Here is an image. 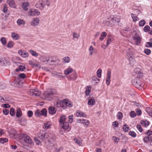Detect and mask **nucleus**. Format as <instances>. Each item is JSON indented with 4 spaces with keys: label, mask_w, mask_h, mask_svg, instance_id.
<instances>
[{
    "label": "nucleus",
    "mask_w": 152,
    "mask_h": 152,
    "mask_svg": "<svg viewBox=\"0 0 152 152\" xmlns=\"http://www.w3.org/2000/svg\"><path fill=\"white\" fill-rule=\"evenodd\" d=\"M39 139L44 140H45L48 141V145H50L53 143L56 139L55 135L52 134L50 133H46L44 134H40L39 135Z\"/></svg>",
    "instance_id": "1"
},
{
    "label": "nucleus",
    "mask_w": 152,
    "mask_h": 152,
    "mask_svg": "<svg viewBox=\"0 0 152 152\" xmlns=\"http://www.w3.org/2000/svg\"><path fill=\"white\" fill-rule=\"evenodd\" d=\"M20 142L24 146L26 144L33 145L34 143L31 138L26 134L21 133L19 136Z\"/></svg>",
    "instance_id": "2"
},
{
    "label": "nucleus",
    "mask_w": 152,
    "mask_h": 152,
    "mask_svg": "<svg viewBox=\"0 0 152 152\" xmlns=\"http://www.w3.org/2000/svg\"><path fill=\"white\" fill-rule=\"evenodd\" d=\"M53 94L51 90H48L43 94V98L46 100H51L53 99Z\"/></svg>",
    "instance_id": "3"
},
{
    "label": "nucleus",
    "mask_w": 152,
    "mask_h": 152,
    "mask_svg": "<svg viewBox=\"0 0 152 152\" xmlns=\"http://www.w3.org/2000/svg\"><path fill=\"white\" fill-rule=\"evenodd\" d=\"M126 55L129 59V63L130 64H132L135 62L134 59L132 57V50L131 49H129L126 50Z\"/></svg>",
    "instance_id": "4"
},
{
    "label": "nucleus",
    "mask_w": 152,
    "mask_h": 152,
    "mask_svg": "<svg viewBox=\"0 0 152 152\" xmlns=\"http://www.w3.org/2000/svg\"><path fill=\"white\" fill-rule=\"evenodd\" d=\"M47 114V111L46 109L43 108L41 110H37L35 113L36 116H46Z\"/></svg>",
    "instance_id": "5"
},
{
    "label": "nucleus",
    "mask_w": 152,
    "mask_h": 152,
    "mask_svg": "<svg viewBox=\"0 0 152 152\" xmlns=\"http://www.w3.org/2000/svg\"><path fill=\"white\" fill-rule=\"evenodd\" d=\"M28 14L29 16H38L40 15V12L38 10L31 9L29 10Z\"/></svg>",
    "instance_id": "6"
},
{
    "label": "nucleus",
    "mask_w": 152,
    "mask_h": 152,
    "mask_svg": "<svg viewBox=\"0 0 152 152\" xmlns=\"http://www.w3.org/2000/svg\"><path fill=\"white\" fill-rule=\"evenodd\" d=\"M10 62L4 57H0V65L7 66L10 65Z\"/></svg>",
    "instance_id": "7"
},
{
    "label": "nucleus",
    "mask_w": 152,
    "mask_h": 152,
    "mask_svg": "<svg viewBox=\"0 0 152 152\" xmlns=\"http://www.w3.org/2000/svg\"><path fill=\"white\" fill-rule=\"evenodd\" d=\"M28 94L33 96H37L40 95L41 92L37 89H31L28 92Z\"/></svg>",
    "instance_id": "8"
},
{
    "label": "nucleus",
    "mask_w": 152,
    "mask_h": 152,
    "mask_svg": "<svg viewBox=\"0 0 152 152\" xmlns=\"http://www.w3.org/2000/svg\"><path fill=\"white\" fill-rule=\"evenodd\" d=\"M50 56L48 55H40L39 59L42 62L46 64L49 61Z\"/></svg>",
    "instance_id": "9"
},
{
    "label": "nucleus",
    "mask_w": 152,
    "mask_h": 152,
    "mask_svg": "<svg viewBox=\"0 0 152 152\" xmlns=\"http://www.w3.org/2000/svg\"><path fill=\"white\" fill-rule=\"evenodd\" d=\"M60 125L65 131L69 132L71 129L69 123L67 121Z\"/></svg>",
    "instance_id": "10"
},
{
    "label": "nucleus",
    "mask_w": 152,
    "mask_h": 152,
    "mask_svg": "<svg viewBox=\"0 0 152 152\" xmlns=\"http://www.w3.org/2000/svg\"><path fill=\"white\" fill-rule=\"evenodd\" d=\"M45 6V2L42 0H40L36 4V7L41 10H43Z\"/></svg>",
    "instance_id": "11"
},
{
    "label": "nucleus",
    "mask_w": 152,
    "mask_h": 152,
    "mask_svg": "<svg viewBox=\"0 0 152 152\" xmlns=\"http://www.w3.org/2000/svg\"><path fill=\"white\" fill-rule=\"evenodd\" d=\"M134 71L135 73L134 75L137 78H140L142 75L143 74L141 72L140 68L137 67L135 68Z\"/></svg>",
    "instance_id": "12"
},
{
    "label": "nucleus",
    "mask_w": 152,
    "mask_h": 152,
    "mask_svg": "<svg viewBox=\"0 0 152 152\" xmlns=\"http://www.w3.org/2000/svg\"><path fill=\"white\" fill-rule=\"evenodd\" d=\"M64 108H66L67 107H71L73 105L72 102L70 100L68 99H64Z\"/></svg>",
    "instance_id": "13"
},
{
    "label": "nucleus",
    "mask_w": 152,
    "mask_h": 152,
    "mask_svg": "<svg viewBox=\"0 0 152 152\" xmlns=\"http://www.w3.org/2000/svg\"><path fill=\"white\" fill-rule=\"evenodd\" d=\"M39 19L37 18H33L30 23V25L32 26H38L39 24Z\"/></svg>",
    "instance_id": "14"
},
{
    "label": "nucleus",
    "mask_w": 152,
    "mask_h": 152,
    "mask_svg": "<svg viewBox=\"0 0 152 152\" xmlns=\"http://www.w3.org/2000/svg\"><path fill=\"white\" fill-rule=\"evenodd\" d=\"M111 20L112 22H113V24L114 23H118L120 21V17L119 15H114L112 16L111 17Z\"/></svg>",
    "instance_id": "15"
},
{
    "label": "nucleus",
    "mask_w": 152,
    "mask_h": 152,
    "mask_svg": "<svg viewBox=\"0 0 152 152\" xmlns=\"http://www.w3.org/2000/svg\"><path fill=\"white\" fill-rule=\"evenodd\" d=\"M133 39L135 42L136 44L137 45L140 43V38L137 33H135L133 36Z\"/></svg>",
    "instance_id": "16"
},
{
    "label": "nucleus",
    "mask_w": 152,
    "mask_h": 152,
    "mask_svg": "<svg viewBox=\"0 0 152 152\" xmlns=\"http://www.w3.org/2000/svg\"><path fill=\"white\" fill-rule=\"evenodd\" d=\"M78 123L83 124L84 126H87L90 124V122L88 120L83 119H80L77 120Z\"/></svg>",
    "instance_id": "17"
},
{
    "label": "nucleus",
    "mask_w": 152,
    "mask_h": 152,
    "mask_svg": "<svg viewBox=\"0 0 152 152\" xmlns=\"http://www.w3.org/2000/svg\"><path fill=\"white\" fill-rule=\"evenodd\" d=\"M76 116L78 117L86 118L87 115L85 113L80 110H77L76 113Z\"/></svg>",
    "instance_id": "18"
},
{
    "label": "nucleus",
    "mask_w": 152,
    "mask_h": 152,
    "mask_svg": "<svg viewBox=\"0 0 152 152\" xmlns=\"http://www.w3.org/2000/svg\"><path fill=\"white\" fill-rule=\"evenodd\" d=\"M64 100L63 101H58L55 104V106L57 107L64 108Z\"/></svg>",
    "instance_id": "19"
},
{
    "label": "nucleus",
    "mask_w": 152,
    "mask_h": 152,
    "mask_svg": "<svg viewBox=\"0 0 152 152\" xmlns=\"http://www.w3.org/2000/svg\"><path fill=\"white\" fill-rule=\"evenodd\" d=\"M18 53L23 58H26L29 56L28 53L25 51L20 50L18 51Z\"/></svg>",
    "instance_id": "20"
},
{
    "label": "nucleus",
    "mask_w": 152,
    "mask_h": 152,
    "mask_svg": "<svg viewBox=\"0 0 152 152\" xmlns=\"http://www.w3.org/2000/svg\"><path fill=\"white\" fill-rule=\"evenodd\" d=\"M88 55L90 56H92L94 53H96V50L94 48L92 45H91L88 49Z\"/></svg>",
    "instance_id": "21"
},
{
    "label": "nucleus",
    "mask_w": 152,
    "mask_h": 152,
    "mask_svg": "<svg viewBox=\"0 0 152 152\" xmlns=\"http://www.w3.org/2000/svg\"><path fill=\"white\" fill-rule=\"evenodd\" d=\"M66 118L65 115H63L61 116L59 120V125L66 122Z\"/></svg>",
    "instance_id": "22"
},
{
    "label": "nucleus",
    "mask_w": 152,
    "mask_h": 152,
    "mask_svg": "<svg viewBox=\"0 0 152 152\" xmlns=\"http://www.w3.org/2000/svg\"><path fill=\"white\" fill-rule=\"evenodd\" d=\"M73 71V69L71 67L69 66L64 70V73L65 75H68Z\"/></svg>",
    "instance_id": "23"
},
{
    "label": "nucleus",
    "mask_w": 152,
    "mask_h": 152,
    "mask_svg": "<svg viewBox=\"0 0 152 152\" xmlns=\"http://www.w3.org/2000/svg\"><path fill=\"white\" fill-rule=\"evenodd\" d=\"M77 75L76 72H75L74 74L70 75L68 77L69 80H75L77 78Z\"/></svg>",
    "instance_id": "24"
},
{
    "label": "nucleus",
    "mask_w": 152,
    "mask_h": 152,
    "mask_svg": "<svg viewBox=\"0 0 152 152\" xmlns=\"http://www.w3.org/2000/svg\"><path fill=\"white\" fill-rule=\"evenodd\" d=\"M16 23L19 26L24 25L26 23V22L25 21H24L23 19H18L17 20Z\"/></svg>",
    "instance_id": "25"
},
{
    "label": "nucleus",
    "mask_w": 152,
    "mask_h": 152,
    "mask_svg": "<svg viewBox=\"0 0 152 152\" xmlns=\"http://www.w3.org/2000/svg\"><path fill=\"white\" fill-rule=\"evenodd\" d=\"M48 112L50 114L52 115H54L55 114L56 110H55V107H50L49 108Z\"/></svg>",
    "instance_id": "26"
},
{
    "label": "nucleus",
    "mask_w": 152,
    "mask_h": 152,
    "mask_svg": "<svg viewBox=\"0 0 152 152\" xmlns=\"http://www.w3.org/2000/svg\"><path fill=\"white\" fill-rule=\"evenodd\" d=\"M51 124H52L51 122L48 121L46 123H45L44 124L43 127L45 129H48L50 127L51 125Z\"/></svg>",
    "instance_id": "27"
},
{
    "label": "nucleus",
    "mask_w": 152,
    "mask_h": 152,
    "mask_svg": "<svg viewBox=\"0 0 152 152\" xmlns=\"http://www.w3.org/2000/svg\"><path fill=\"white\" fill-rule=\"evenodd\" d=\"M7 3L9 4L10 7L13 8L15 7V3L13 0H8Z\"/></svg>",
    "instance_id": "28"
},
{
    "label": "nucleus",
    "mask_w": 152,
    "mask_h": 152,
    "mask_svg": "<svg viewBox=\"0 0 152 152\" xmlns=\"http://www.w3.org/2000/svg\"><path fill=\"white\" fill-rule=\"evenodd\" d=\"M29 5V4L28 3L24 2L22 4V7L24 10L26 11L28 9L27 7Z\"/></svg>",
    "instance_id": "29"
},
{
    "label": "nucleus",
    "mask_w": 152,
    "mask_h": 152,
    "mask_svg": "<svg viewBox=\"0 0 152 152\" xmlns=\"http://www.w3.org/2000/svg\"><path fill=\"white\" fill-rule=\"evenodd\" d=\"M133 81H134V82L133 83V84L136 87H138L141 86V83H140V81L139 80H132V82H133Z\"/></svg>",
    "instance_id": "30"
},
{
    "label": "nucleus",
    "mask_w": 152,
    "mask_h": 152,
    "mask_svg": "<svg viewBox=\"0 0 152 152\" xmlns=\"http://www.w3.org/2000/svg\"><path fill=\"white\" fill-rule=\"evenodd\" d=\"M22 112L20 108H18L17 109L16 116L17 118L20 117L22 115Z\"/></svg>",
    "instance_id": "31"
},
{
    "label": "nucleus",
    "mask_w": 152,
    "mask_h": 152,
    "mask_svg": "<svg viewBox=\"0 0 152 152\" xmlns=\"http://www.w3.org/2000/svg\"><path fill=\"white\" fill-rule=\"evenodd\" d=\"M29 52L31 54V55L35 57H37L39 55V53H36L35 51L32 50H29Z\"/></svg>",
    "instance_id": "32"
},
{
    "label": "nucleus",
    "mask_w": 152,
    "mask_h": 152,
    "mask_svg": "<svg viewBox=\"0 0 152 152\" xmlns=\"http://www.w3.org/2000/svg\"><path fill=\"white\" fill-rule=\"evenodd\" d=\"M12 37L14 39L18 40L20 37L17 34L15 33H12L11 35Z\"/></svg>",
    "instance_id": "33"
},
{
    "label": "nucleus",
    "mask_w": 152,
    "mask_h": 152,
    "mask_svg": "<svg viewBox=\"0 0 152 152\" xmlns=\"http://www.w3.org/2000/svg\"><path fill=\"white\" fill-rule=\"evenodd\" d=\"M95 100L94 99L91 98L88 101V104L90 106H92L94 104Z\"/></svg>",
    "instance_id": "34"
},
{
    "label": "nucleus",
    "mask_w": 152,
    "mask_h": 152,
    "mask_svg": "<svg viewBox=\"0 0 152 152\" xmlns=\"http://www.w3.org/2000/svg\"><path fill=\"white\" fill-rule=\"evenodd\" d=\"M26 69V67L22 65H19L18 68L16 69V71L17 72H18L19 71H23L24 69Z\"/></svg>",
    "instance_id": "35"
},
{
    "label": "nucleus",
    "mask_w": 152,
    "mask_h": 152,
    "mask_svg": "<svg viewBox=\"0 0 152 152\" xmlns=\"http://www.w3.org/2000/svg\"><path fill=\"white\" fill-rule=\"evenodd\" d=\"M141 124L142 126L146 127L148 126L149 124V122L147 121L142 120L141 121Z\"/></svg>",
    "instance_id": "36"
},
{
    "label": "nucleus",
    "mask_w": 152,
    "mask_h": 152,
    "mask_svg": "<svg viewBox=\"0 0 152 152\" xmlns=\"http://www.w3.org/2000/svg\"><path fill=\"white\" fill-rule=\"evenodd\" d=\"M91 90V88L90 86H88L86 87L85 93L86 95H89Z\"/></svg>",
    "instance_id": "37"
},
{
    "label": "nucleus",
    "mask_w": 152,
    "mask_h": 152,
    "mask_svg": "<svg viewBox=\"0 0 152 152\" xmlns=\"http://www.w3.org/2000/svg\"><path fill=\"white\" fill-rule=\"evenodd\" d=\"M145 46L147 48H150L152 47V39H150V41L145 43Z\"/></svg>",
    "instance_id": "38"
},
{
    "label": "nucleus",
    "mask_w": 152,
    "mask_h": 152,
    "mask_svg": "<svg viewBox=\"0 0 152 152\" xmlns=\"http://www.w3.org/2000/svg\"><path fill=\"white\" fill-rule=\"evenodd\" d=\"M131 15L134 22H136L139 20V18L137 16H135V15L131 13Z\"/></svg>",
    "instance_id": "39"
},
{
    "label": "nucleus",
    "mask_w": 152,
    "mask_h": 152,
    "mask_svg": "<svg viewBox=\"0 0 152 152\" xmlns=\"http://www.w3.org/2000/svg\"><path fill=\"white\" fill-rule=\"evenodd\" d=\"M123 131L124 132H127L129 130V128L127 124H124L123 126Z\"/></svg>",
    "instance_id": "40"
},
{
    "label": "nucleus",
    "mask_w": 152,
    "mask_h": 152,
    "mask_svg": "<svg viewBox=\"0 0 152 152\" xmlns=\"http://www.w3.org/2000/svg\"><path fill=\"white\" fill-rule=\"evenodd\" d=\"M0 41L2 45H5L7 43V41L6 38L4 37H2L0 39Z\"/></svg>",
    "instance_id": "41"
},
{
    "label": "nucleus",
    "mask_w": 152,
    "mask_h": 152,
    "mask_svg": "<svg viewBox=\"0 0 152 152\" xmlns=\"http://www.w3.org/2000/svg\"><path fill=\"white\" fill-rule=\"evenodd\" d=\"M145 21L144 20H142L139 22V25L140 26H143L145 24Z\"/></svg>",
    "instance_id": "42"
},
{
    "label": "nucleus",
    "mask_w": 152,
    "mask_h": 152,
    "mask_svg": "<svg viewBox=\"0 0 152 152\" xmlns=\"http://www.w3.org/2000/svg\"><path fill=\"white\" fill-rule=\"evenodd\" d=\"M8 139L7 138H0V143L2 144H4L5 142H7Z\"/></svg>",
    "instance_id": "43"
},
{
    "label": "nucleus",
    "mask_w": 152,
    "mask_h": 152,
    "mask_svg": "<svg viewBox=\"0 0 152 152\" xmlns=\"http://www.w3.org/2000/svg\"><path fill=\"white\" fill-rule=\"evenodd\" d=\"M63 60L65 63H68L70 61V58L68 56L65 57L63 58Z\"/></svg>",
    "instance_id": "44"
},
{
    "label": "nucleus",
    "mask_w": 152,
    "mask_h": 152,
    "mask_svg": "<svg viewBox=\"0 0 152 152\" xmlns=\"http://www.w3.org/2000/svg\"><path fill=\"white\" fill-rule=\"evenodd\" d=\"M112 139L114 141V143L116 144L118 143L120 140L118 138L115 136H113L112 138Z\"/></svg>",
    "instance_id": "45"
},
{
    "label": "nucleus",
    "mask_w": 152,
    "mask_h": 152,
    "mask_svg": "<svg viewBox=\"0 0 152 152\" xmlns=\"http://www.w3.org/2000/svg\"><path fill=\"white\" fill-rule=\"evenodd\" d=\"M19 77L21 79H24L26 77V74L23 73H20L18 75Z\"/></svg>",
    "instance_id": "46"
},
{
    "label": "nucleus",
    "mask_w": 152,
    "mask_h": 152,
    "mask_svg": "<svg viewBox=\"0 0 152 152\" xmlns=\"http://www.w3.org/2000/svg\"><path fill=\"white\" fill-rule=\"evenodd\" d=\"M144 53L147 55H148L151 53V51L150 50L148 49H145L144 50Z\"/></svg>",
    "instance_id": "47"
},
{
    "label": "nucleus",
    "mask_w": 152,
    "mask_h": 152,
    "mask_svg": "<svg viewBox=\"0 0 152 152\" xmlns=\"http://www.w3.org/2000/svg\"><path fill=\"white\" fill-rule=\"evenodd\" d=\"M129 134L134 137H135L136 136V133L133 131H130L129 132Z\"/></svg>",
    "instance_id": "48"
},
{
    "label": "nucleus",
    "mask_w": 152,
    "mask_h": 152,
    "mask_svg": "<svg viewBox=\"0 0 152 152\" xmlns=\"http://www.w3.org/2000/svg\"><path fill=\"white\" fill-rule=\"evenodd\" d=\"M13 83L14 84V86H18L19 84V82L18 79H16L13 82Z\"/></svg>",
    "instance_id": "49"
},
{
    "label": "nucleus",
    "mask_w": 152,
    "mask_h": 152,
    "mask_svg": "<svg viewBox=\"0 0 152 152\" xmlns=\"http://www.w3.org/2000/svg\"><path fill=\"white\" fill-rule=\"evenodd\" d=\"M101 72L102 70L100 69H99L97 71L96 74H97V76L98 78H100L101 77Z\"/></svg>",
    "instance_id": "50"
},
{
    "label": "nucleus",
    "mask_w": 152,
    "mask_h": 152,
    "mask_svg": "<svg viewBox=\"0 0 152 152\" xmlns=\"http://www.w3.org/2000/svg\"><path fill=\"white\" fill-rule=\"evenodd\" d=\"M150 28V27L148 26H146L144 28L143 31L145 32H149Z\"/></svg>",
    "instance_id": "51"
},
{
    "label": "nucleus",
    "mask_w": 152,
    "mask_h": 152,
    "mask_svg": "<svg viewBox=\"0 0 152 152\" xmlns=\"http://www.w3.org/2000/svg\"><path fill=\"white\" fill-rule=\"evenodd\" d=\"M55 75L57 76V77H58L61 78H63L64 77V76L63 75V74L62 73L56 72Z\"/></svg>",
    "instance_id": "52"
},
{
    "label": "nucleus",
    "mask_w": 152,
    "mask_h": 152,
    "mask_svg": "<svg viewBox=\"0 0 152 152\" xmlns=\"http://www.w3.org/2000/svg\"><path fill=\"white\" fill-rule=\"evenodd\" d=\"M14 45V43L12 41L9 42L7 44V47L8 48H12Z\"/></svg>",
    "instance_id": "53"
},
{
    "label": "nucleus",
    "mask_w": 152,
    "mask_h": 152,
    "mask_svg": "<svg viewBox=\"0 0 152 152\" xmlns=\"http://www.w3.org/2000/svg\"><path fill=\"white\" fill-rule=\"evenodd\" d=\"M73 115H70L68 116L69 120H68L69 122L70 123H72L73 121Z\"/></svg>",
    "instance_id": "54"
},
{
    "label": "nucleus",
    "mask_w": 152,
    "mask_h": 152,
    "mask_svg": "<svg viewBox=\"0 0 152 152\" xmlns=\"http://www.w3.org/2000/svg\"><path fill=\"white\" fill-rule=\"evenodd\" d=\"M130 115L131 117L134 118L136 116V114L134 111H132L130 112Z\"/></svg>",
    "instance_id": "55"
},
{
    "label": "nucleus",
    "mask_w": 152,
    "mask_h": 152,
    "mask_svg": "<svg viewBox=\"0 0 152 152\" xmlns=\"http://www.w3.org/2000/svg\"><path fill=\"white\" fill-rule=\"evenodd\" d=\"M10 114L11 115L13 116L15 115V112L14 109L13 108H11L10 110Z\"/></svg>",
    "instance_id": "56"
},
{
    "label": "nucleus",
    "mask_w": 152,
    "mask_h": 152,
    "mask_svg": "<svg viewBox=\"0 0 152 152\" xmlns=\"http://www.w3.org/2000/svg\"><path fill=\"white\" fill-rule=\"evenodd\" d=\"M145 111L149 115L150 113H151L152 112V109L150 107H147L146 108Z\"/></svg>",
    "instance_id": "57"
},
{
    "label": "nucleus",
    "mask_w": 152,
    "mask_h": 152,
    "mask_svg": "<svg viewBox=\"0 0 152 152\" xmlns=\"http://www.w3.org/2000/svg\"><path fill=\"white\" fill-rule=\"evenodd\" d=\"M7 5L4 4L3 9V11L4 13H7Z\"/></svg>",
    "instance_id": "58"
},
{
    "label": "nucleus",
    "mask_w": 152,
    "mask_h": 152,
    "mask_svg": "<svg viewBox=\"0 0 152 152\" xmlns=\"http://www.w3.org/2000/svg\"><path fill=\"white\" fill-rule=\"evenodd\" d=\"M111 76V72L110 71L108 70L107 73V77L106 78L110 79Z\"/></svg>",
    "instance_id": "59"
},
{
    "label": "nucleus",
    "mask_w": 152,
    "mask_h": 152,
    "mask_svg": "<svg viewBox=\"0 0 152 152\" xmlns=\"http://www.w3.org/2000/svg\"><path fill=\"white\" fill-rule=\"evenodd\" d=\"M111 37L110 36L108 37V39L107 41V46H108L109 44H110V43L111 42Z\"/></svg>",
    "instance_id": "60"
},
{
    "label": "nucleus",
    "mask_w": 152,
    "mask_h": 152,
    "mask_svg": "<svg viewBox=\"0 0 152 152\" xmlns=\"http://www.w3.org/2000/svg\"><path fill=\"white\" fill-rule=\"evenodd\" d=\"M45 2V6L47 5L48 6H49L51 2V0H47L46 1H44Z\"/></svg>",
    "instance_id": "61"
},
{
    "label": "nucleus",
    "mask_w": 152,
    "mask_h": 152,
    "mask_svg": "<svg viewBox=\"0 0 152 152\" xmlns=\"http://www.w3.org/2000/svg\"><path fill=\"white\" fill-rule=\"evenodd\" d=\"M74 140V141H75V142L76 143H77V144H78V145H80L82 143L81 141L78 140L77 138H75Z\"/></svg>",
    "instance_id": "62"
},
{
    "label": "nucleus",
    "mask_w": 152,
    "mask_h": 152,
    "mask_svg": "<svg viewBox=\"0 0 152 152\" xmlns=\"http://www.w3.org/2000/svg\"><path fill=\"white\" fill-rule=\"evenodd\" d=\"M122 116V114L120 112H118L117 115V117L119 119H121Z\"/></svg>",
    "instance_id": "63"
},
{
    "label": "nucleus",
    "mask_w": 152,
    "mask_h": 152,
    "mask_svg": "<svg viewBox=\"0 0 152 152\" xmlns=\"http://www.w3.org/2000/svg\"><path fill=\"white\" fill-rule=\"evenodd\" d=\"M137 128L140 132H142L143 129H142L140 125L139 124L137 125Z\"/></svg>",
    "instance_id": "64"
}]
</instances>
